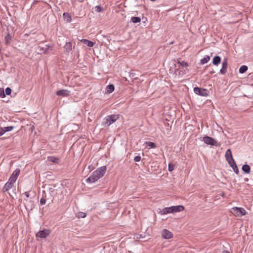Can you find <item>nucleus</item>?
Masks as SVG:
<instances>
[{"label":"nucleus","instance_id":"obj_28","mask_svg":"<svg viewBox=\"0 0 253 253\" xmlns=\"http://www.w3.org/2000/svg\"><path fill=\"white\" fill-rule=\"evenodd\" d=\"M141 21V19L139 17L133 16L131 18V22L133 23H139Z\"/></svg>","mask_w":253,"mask_h":253},{"label":"nucleus","instance_id":"obj_30","mask_svg":"<svg viewBox=\"0 0 253 253\" xmlns=\"http://www.w3.org/2000/svg\"><path fill=\"white\" fill-rule=\"evenodd\" d=\"M210 60V57L208 55L206 56L204 58L201 60V64H204L207 63Z\"/></svg>","mask_w":253,"mask_h":253},{"label":"nucleus","instance_id":"obj_21","mask_svg":"<svg viewBox=\"0 0 253 253\" xmlns=\"http://www.w3.org/2000/svg\"><path fill=\"white\" fill-rule=\"evenodd\" d=\"M11 39H12V36H11L10 34L8 32L4 38L5 44L6 45L9 44L10 43Z\"/></svg>","mask_w":253,"mask_h":253},{"label":"nucleus","instance_id":"obj_5","mask_svg":"<svg viewBox=\"0 0 253 253\" xmlns=\"http://www.w3.org/2000/svg\"><path fill=\"white\" fill-rule=\"evenodd\" d=\"M232 210V212L236 216L244 215L247 213L246 210L243 208L234 207Z\"/></svg>","mask_w":253,"mask_h":253},{"label":"nucleus","instance_id":"obj_14","mask_svg":"<svg viewBox=\"0 0 253 253\" xmlns=\"http://www.w3.org/2000/svg\"><path fill=\"white\" fill-rule=\"evenodd\" d=\"M70 91L67 89H61L56 91V95L62 97H67L69 95Z\"/></svg>","mask_w":253,"mask_h":253},{"label":"nucleus","instance_id":"obj_25","mask_svg":"<svg viewBox=\"0 0 253 253\" xmlns=\"http://www.w3.org/2000/svg\"><path fill=\"white\" fill-rule=\"evenodd\" d=\"M115 87L113 84H110L107 86L106 91L108 93H111L114 90Z\"/></svg>","mask_w":253,"mask_h":253},{"label":"nucleus","instance_id":"obj_9","mask_svg":"<svg viewBox=\"0 0 253 253\" xmlns=\"http://www.w3.org/2000/svg\"><path fill=\"white\" fill-rule=\"evenodd\" d=\"M20 169H17L15 170H14L11 176L9 177V180H10V181L13 182L14 183L17 179V177L20 173Z\"/></svg>","mask_w":253,"mask_h":253},{"label":"nucleus","instance_id":"obj_43","mask_svg":"<svg viewBox=\"0 0 253 253\" xmlns=\"http://www.w3.org/2000/svg\"><path fill=\"white\" fill-rule=\"evenodd\" d=\"M130 76L131 77V78H134V79H136V78H135L134 76H135V73H130Z\"/></svg>","mask_w":253,"mask_h":253},{"label":"nucleus","instance_id":"obj_45","mask_svg":"<svg viewBox=\"0 0 253 253\" xmlns=\"http://www.w3.org/2000/svg\"><path fill=\"white\" fill-rule=\"evenodd\" d=\"M223 253H230L229 251H223Z\"/></svg>","mask_w":253,"mask_h":253},{"label":"nucleus","instance_id":"obj_38","mask_svg":"<svg viewBox=\"0 0 253 253\" xmlns=\"http://www.w3.org/2000/svg\"><path fill=\"white\" fill-rule=\"evenodd\" d=\"M11 91H12L10 87H7L5 89V94L7 95H10L11 93Z\"/></svg>","mask_w":253,"mask_h":253},{"label":"nucleus","instance_id":"obj_41","mask_svg":"<svg viewBox=\"0 0 253 253\" xmlns=\"http://www.w3.org/2000/svg\"><path fill=\"white\" fill-rule=\"evenodd\" d=\"M46 203V199L44 198H42L40 200V203L41 205H44Z\"/></svg>","mask_w":253,"mask_h":253},{"label":"nucleus","instance_id":"obj_18","mask_svg":"<svg viewBox=\"0 0 253 253\" xmlns=\"http://www.w3.org/2000/svg\"><path fill=\"white\" fill-rule=\"evenodd\" d=\"M228 164L230 166V167L233 169L235 173L237 174H239V169L238 167L235 162V161L232 162H229Z\"/></svg>","mask_w":253,"mask_h":253},{"label":"nucleus","instance_id":"obj_4","mask_svg":"<svg viewBox=\"0 0 253 253\" xmlns=\"http://www.w3.org/2000/svg\"><path fill=\"white\" fill-rule=\"evenodd\" d=\"M200 139L208 145L215 146H218L219 145L217 141L211 137L206 136L203 137L202 139V138H200Z\"/></svg>","mask_w":253,"mask_h":253},{"label":"nucleus","instance_id":"obj_31","mask_svg":"<svg viewBox=\"0 0 253 253\" xmlns=\"http://www.w3.org/2000/svg\"><path fill=\"white\" fill-rule=\"evenodd\" d=\"M145 143L147 145V146L149 147L150 148H155L157 147L156 144L155 143L151 141H147Z\"/></svg>","mask_w":253,"mask_h":253},{"label":"nucleus","instance_id":"obj_47","mask_svg":"<svg viewBox=\"0 0 253 253\" xmlns=\"http://www.w3.org/2000/svg\"><path fill=\"white\" fill-rule=\"evenodd\" d=\"M151 1H155L156 0H150Z\"/></svg>","mask_w":253,"mask_h":253},{"label":"nucleus","instance_id":"obj_2","mask_svg":"<svg viewBox=\"0 0 253 253\" xmlns=\"http://www.w3.org/2000/svg\"><path fill=\"white\" fill-rule=\"evenodd\" d=\"M119 118V115L114 114L111 115H108L105 119L103 124L107 126H109L111 124H113Z\"/></svg>","mask_w":253,"mask_h":253},{"label":"nucleus","instance_id":"obj_40","mask_svg":"<svg viewBox=\"0 0 253 253\" xmlns=\"http://www.w3.org/2000/svg\"><path fill=\"white\" fill-rule=\"evenodd\" d=\"M141 160V157L140 156H136L134 158L135 162H139Z\"/></svg>","mask_w":253,"mask_h":253},{"label":"nucleus","instance_id":"obj_24","mask_svg":"<svg viewBox=\"0 0 253 253\" xmlns=\"http://www.w3.org/2000/svg\"><path fill=\"white\" fill-rule=\"evenodd\" d=\"M242 170L246 173H249L251 171V168L248 165H244L242 168Z\"/></svg>","mask_w":253,"mask_h":253},{"label":"nucleus","instance_id":"obj_8","mask_svg":"<svg viewBox=\"0 0 253 253\" xmlns=\"http://www.w3.org/2000/svg\"><path fill=\"white\" fill-rule=\"evenodd\" d=\"M227 59L224 58L222 63V68L220 70V73L222 75H224L227 72Z\"/></svg>","mask_w":253,"mask_h":253},{"label":"nucleus","instance_id":"obj_37","mask_svg":"<svg viewBox=\"0 0 253 253\" xmlns=\"http://www.w3.org/2000/svg\"><path fill=\"white\" fill-rule=\"evenodd\" d=\"M95 10L98 12H100L102 11L103 8L100 5H97L95 7Z\"/></svg>","mask_w":253,"mask_h":253},{"label":"nucleus","instance_id":"obj_15","mask_svg":"<svg viewBox=\"0 0 253 253\" xmlns=\"http://www.w3.org/2000/svg\"><path fill=\"white\" fill-rule=\"evenodd\" d=\"M161 214H166L169 213H173V207H167L163 209L159 212Z\"/></svg>","mask_w":253,"mask_h":253},{"label":"nucleus","instance_id":"obj_27","mask_svg":"<svg viewBox=\"0 0 253 253\" xmlns=\"http://www.w3.org/2000/svg\"><path fill=\"white\" fill-rule=\"evenodd\" d=\"M248 69V67L247 66H246V65H242L239 68V72L240 74H243V73H245L247 71Z\"/></svg>","mask_w":253,"mask_h":253},{"label":"nucleus","instance_id":"obj_29","mask_svg":"<svg viewBox=\"0 0 253 253\" xmlns=\"http://www.w3.org/2000/svg\"><path fill=\"white\" fill-rule=\"evenodd\" d=\"M64 48L67 51H70L72 50V43L71 42H66L64 46Z\"/></svg>","mask_w":253,"mask_h":253},{"label":"nucleus","instance_id":"obj_46","mask_svg":"<svg viewBox=\"0 0 253 253\" xmlns=\"http://www.w3.org/2000/svg\"><path fill=\"white\" fill-rule=\"evenodd\" d=\"M211 73H214V71H211Z\"/></svg>","mask_w":253,"mask_h":253},{"label":"nucleus","instance_id":"obj_36","mask_svg":"<svg viewBox=\"0 0 253 253\" xmlns=\"http://www.w3.org/2000/svg\"><path fill=\"white\" fill-rule=\"evenodd\" d=\"M168 167H169V171H172V170H174V168H175V166L173 164L169 163V164Z\"/></svg>","mask_w":253,"mask_h":253},{"label":"nucleus","instance_id":"obj_32","mask_svg":"<svg viewBox=\"0 0 253 253\" xmlns=\"http://www.w3.org/2000/svg\"><path fill=\"white\" fill-rule=\"evenodd\" d=\"M48 160L54 163H58L59 162V159L57 158L51 157L48 158Z\"/></svg>","mask_w":253,"mask_h":253},{"label":"nucleus","instance_id":"obj_16","mask_svg":"<svg viewBox=\"0 0 253 253\" xmlns=\"http://www.w3.org/2000/svg\"><path fill=\"white\" fill-rule=\"evenodd\" d=\"M225 157L228 163H229V162L234 161L232 155L231 151L229 149H228L226 152Z\"/></svg>","mask_w":253,"mask_h":253},{"label":"nucleus","instance_id":"obj_3","mask_svg":"<svg viewBox=\"0 0 253 253\" xmlns=\"http://www.w3.org/2000/svg\"><path fill=\"white\" fill-rule=\"evenodd\" d=\"M193 90L195 94L204 97L208 96L210 94L209 90L199 87H195Z\"/></svg>","mask_w":253,"mask_h":253},{"label":"nucleus","instance_id":"obj_26","mask_svg":"<svg viewBox=\"0 0 253 253\" xmlns=\"http://www.w3.org/2000/svg\"><path fill=\"white\" fill-rule=\"evenodd\" d=\"M39 47L40 48V51H41L42 52H43L45 54L48 53L47 50L50 47L49 45H46L45 47H41L40 46H39Z\"/></svg>","mask_w":253,"mask_h":253},{"label":"nucleus","instance_id":"obj_22","mask_svg":"<svg viewBox=\"0 0 253 253\" xmlns=\"http://www.w3.org/2000/svg\"><path fill=\"white\" fill-rule=\"evenodd\" d=\"M173 212H179L182 211L184 210V207L181 205L172 206Z\"/></svg>","mask_w":253,"mask_h":253},{"label":"nucleus","instance_id":"obj_13","mask_svg":"<svg viewBox=\"0 0 253 253\" xmlns=\"http://www.w3.org/2000/svg\"><path fill=\"white\" fill-rule=\"evenodd\" d=\"M162 237L165 239H169L173 237V234L167 229H164L162 232Z\"/></svg>","mask_w":253,"mask_h":253},{"label":"nucleus","instance_id":"obj_10","mask_svg":"<svg viewBox=\"0 0 253 253\" xmlns=\"http://www.w3.org/2000/svg\"><path fill=\"white\" fill-rule=\"evenodd\" d=\"M20 169H17L15 170H14L11 176L9 177V180H10V181L13 182L14 183L17 179V177L20 173Z\"/></svg>","mask_w":253,"mask_h":253},{"label":"nucleus","instance_id":"obj_44","mask_svg":"<svg viewBox=\"0 0 253 253\" xmlns=\"http://www.w3.org/2000/svg\"><path fill=\"white\" fill-rule=\"evenodd\" d=\"M24 195L26 197L27 199L29 197V194L28 192H26L24 193Z\"/></svg>","mask_w":253,"mask_h":253},{"label":"nucleus","instance_id":"obj_23","mask_svg":"<svg viewBox=\"0 0 253 253\" xmlns=\"http://www.w3.org/2000/svg\"><path fill=\"white\" fill-rule=\"evenodd\" d=\"M63 18L65 21H66L67 22H70L72 21V17L71 15L68 13H63Z\"/></svg>","mask_w":253,"mask_h":253},{"label":"nucleus","instance_id":"obj_11","mask_svg":"<svg viewBox=\"0 0 253 253\" xmlns=\"http://www.w3.org/2000/svg\"><path fill=\"white\" fill-rule=\"evenodd\" d=\"M20 169H17L15 170H14L11 176L9 177V180H10V181L13 182L14 183L17 179V177L20 173Z\"/></svg>","mask_w":253,"mask_h":253},{"label":"nucleus","instance_id":"obj_35","mask_svg":"<svg viewBox=\"0 0 253 253\" xmlns=\"http://www.w3.org/2000/svg\"><path fill=\"white\" fill-rule=\"evenodd\" d=\"M0 97L1 98H4L5 97L3 88H0Z\"/></svg>","mask_w":253,"mask_h":253},{"label":"nucleus","instance_id":"obj_7","mask_svg":"<svg viewBox=\"0 0 253 253\" xmlns=\"http://www.w3.org/2000/svg\"><path fill=\"white\" fill-rule=\"evenodd\" d=\"M24 204L27 210H32L35 207L34 202L29 200L28 199H24Z\"/></svg>","mask_w":253,"mask_h":253},{"label":"nucleus","instance_id":"obj_17","mask_svg":"<svg viewBox=\"0 0 253 253\" xmlns=\"http://www.w3.org/2000/svg\"><path fill=\"white\" fill-rule=\"evenodd\" d=\"M13 182H12L8 179V181L5 184L3 188V191H8L9 189H10L13 186Z\"/></svg>","mask_w":253,"mask_h":253},{"label":"nucleus","instance_id":"obj_42","mask_svg":"<svg viewBox=\"0 0 253 253\" xmlns=\"http://www.w3.org/2000/svg\"><path fill=\"white\" fill-rule=\"evenodd\" d=\"M4 133V131L3 130L2 127H0V136Z\"/></svg>","mask_w":253,"mask_h":253},{"label":"nucleus","instance_id":"obj_39","mask_svg":"<svg viewBox=\"0 0 253 253\" xmlns=\"http://www.w3.org/2000/svg\"><path fill=\"white\" fill-rule=\"evenodd\" d=\"M86 213H84V212H80L79 213V215H78V216L79 217H82V218L85 217L86 216Z\"/></svg>","mask_w":253,"mask_h":253},{"label":"nucleus","instance_id":"obj_19","mask_svg":"<svg viewBox=\"0 0 253 253\" xmlns=\"http://www.w3.org/2000/svg\"><path fill=\"white\" fill-rule=\"evenodd\" d=\"M221 61V57L219 56L216 55L213 57L212 63L213 65L217 66L220 63Z\"/></svg>","mask_w":253,"mask_h":253},{"label":"nucleus","instance_id":"obj_12","mask_svg":"<svg viewBox=\"0 0 253 253\" xmlns=\"http://www.w3.org/2000/svg\"><path fill=\"white\" fill-rule=\"evenodd\" d=\"M20 169H17L15 170H14L11 176L9 177V180H10V181L13 182L14 183L17 179V177L20 173Z\"/></svg>","mask_w":253,"mask_h":253},{"label":"nucleus","instance_id":"obj_6","mask_svg":"<svg viewBox=\"0 0 253 253\" xmlns=\"http://www.w3.org/2000/svg\"><path fill=\"white\" fill-rule=\"evenodd\" d=\"M50 233V231L47 229L39 231L36 235L37 238H45Z\"/></svg>","mask_w":253,"mask_h":253},{"label":"nucleus","instance_id":"obj_1","mask_svg":"<svg viewBox=\"0 0 253 253\" xmlns=\"http://www.w3.org/2000/svg\"><path fill=\"white\" fill-rule=\"evenodd\" d=\"M106 171V167L102 166L94 171L86 181L88 183H94L102 177Z\"/></svg>","mask_w":253,"mask_h":253},{"label":"nucleus","instance_id":"obj_34","mask_svg":"<svg viewBox=\"0 0 253 253\" xmlns=\"http://www.w3.org/2000/svg\"><path fill=\"white\" fill-rule=\"evenodd\" d=\"M14 128V126H6L2 128L3 131H4V133L5 132H8L12 130Z\"/></svg>","mask_w":253,"mask_h":253},{"label":"nucleus","instance_id":"obj_33","mask_svg":"<svg viewBox=\"0 0 253 253\" xmlns=\"http://www.w3.org/2000/svg\"><path fill=\"white\" fill-rule=\"evenodd\" d=\"M177 64H179V65L180 66H181L182 67H187L188 66V64L187 62H185V61H177Z\"/></svg>","mask_w":253,"mask_h":253},{"label":"nucleus","instance_id":"obj_20","mask_svg":"<svg viewBox=\"0 0 253 253\" xmlns=\"http://www.w3.org/2000/svg\"><path fill=\"white\" fill-rule=\"evenodd\" d=\"M81 42L84 44L89 47H92L94 45V42L92 41H89L86 39H82Z\"/></svg>","mask_w":253,"mask_h":253}]
</instances>
